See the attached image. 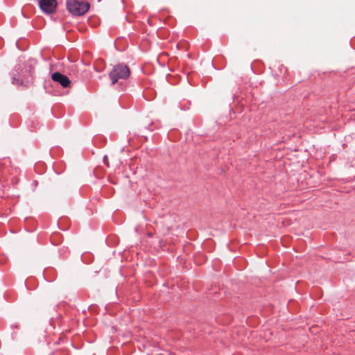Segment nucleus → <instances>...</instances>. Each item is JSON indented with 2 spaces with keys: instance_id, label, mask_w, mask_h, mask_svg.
Wrapping results in <instances>:
<instances>
[{
  "instance_id": "obj_4",
  "label": "nucleus",
  "mask_w": 355,
  "mask_h": 355,
  "mask_svg": "<svg viewBox=\"0 0 355 355\" xmlns=\"http://www.w3.org/2000/svg\"><path fill=\"white\" fill-rule=\"evenodd\" d=\"M51 78L53 81L59 83L63 87L67 88L70 86L71 81L69 78L60 73V72H55L51 75Z\"/></svg>"
},
{
  "instance_id": "obj_3",
  "label": "nucleus",
  "mask_w": 355,
  "mask_h": 355,
  "mask_svg": "<svg viewBox=\"0 0 355 355\" xmlns=\"http://www.w3.org/2000/svg\"><path fill=\"white\" fill-rule=\"evenodd\" d=\"M39 6L44 12L52 14L56 10L57 2L56 0H40Z\"/></svg>"
},
{
  "instance_id": "obj_2",
  "label": "nucleus",
  "mask_w": 355,
  "mask_h": 355,
  "mask_svg": "<svg viewBox=\"0 0 355 355\" xmlns=\"http://www.w3.org/2000/svg\"><path fill=\"white\" fill-rule=\"evenodd\" d=\"M90 5L87 1L78 0H67V8L74 16H82L89 9Z\"/></svg>"
},
{
  "instance_id": "obj_1",
  "label": "nucleus",
  "mask_w": 355,
  "mask_h": 355,
  "mask_svg": "<svg viewBox=\"0 0 355 355\" xmlns=\"http://www.w3.org/2000/svg\"><path fill=\"white\" fill-rule=\"evenodd\" d=\"M130 75L129 67L124 64H119L114 66L109 73L112 84L114 85L120 80L127 79Z\"/></svg>"
},
{
  "instance_id": "obj_6",
  "label": "nucleus",
  "mask_w": 355,
  "mask_h": 355,
  "mask_svg": "<svg viewBox=\"0 0 355 355\" xmlns=\"http://www.w3.org/2000/svg\"><path fill=\"white\" fill-rule=\"evenodd\" d=\"M103 162L107 166H109L107 157L106 155L103 157Z\"/></svg>"
},
{
  "instance_id": "obj_5",
  "label": "nucleus",
  "mask_w": 355,
  "mask_h": 355,
  "mask_svg": "<svg viewBox=\"0 0 355 355\" xmlns=\"http://www.w3.org/2000/svg\"><path fill=\"white\" fill-rule=\"evenodd\" d=\"M105 68V64L103 60L99 59L97 60L94 64V69L97 72L102 71Z\"/></svg>"
}]
</instances>
